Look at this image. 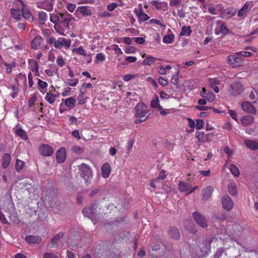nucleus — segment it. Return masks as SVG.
<instances>
[{
    "instance_id": "nucleus-2",
    "label": "nucleus",
    "mask_w": 258,
    "mask_h": 258,
    "mask_svg": "<svg viewBox=\"0 0 258 258\" xmlns=\"http://www.w3.org/2000/svg\"><path fill=\"white\" fill-rule=\"evenodd\" d=\"M78 168L80 176L86 182H90L93 176L91 167L88 164L82 163L78 166Z\"/></svg>"
},
{
    "instance_id": "nucleus-20",
    "label": "nucleus",
    "mask_w": 258,
    "mask_h": 258,
    "mask_svg": "<svg viewBox=\"0 0 258 258\" xmlns=\"http://www.w3.org/2000/svg\"><path fill=\"white\" fill-rule=\"evenodd\" d=\"M101 172L103 178H107L109 176L111 172V167L108 162H106L102 165Z\"/></svg>"
},
{
    "instance_id": "nucleus-18",
    "label": "nucleus",
    "mask_w": 258,
    "mask_h": 258,
    "mask_svg": "<svg viewBox=\"0 0 258 258\" xmlns=\"http://www.w3.org/2000/svg\"><path fill=\"white\" fill-rule=\"evenodd\" d=\"M134 13L137 16L138 21L140 24H141L142 22L146 21L150 19L149 16L143 12L142 8L139 10L135 9L134 10Z\"/></svg>"
},
{
    "instance_id": "nucleus-3",
    "label": "nucleus",
    "mask_w": 258,
    "mask_h": 258,
    "mask_svg": "<svg viewBox=\"0 0 258 258\" xmlns=\"http://www.w3.org/2000/svg\"><path fill=\"white\" fill-rule=\"evenodd\" d=\"M100 210L98 204H92L90 207H85L82 210V213L84 216L92 219L93 221L96 220L99 213L98 211Z\"/></svg>"
},
{
    "instance_id": "nucleus-22",
    "label": "nucleus",
    "mask_w": 258,
    "mask_h": 258,
    "mask_svg": "<svg viewBox=\"0 0 258 258\" xmlns=\"http://www.w3.org/2000/svg\"><path fill=\"white\" fill-rule=\"evenodd\" d=\"M169 235L173 239H178L180 238V233L177 228L174 226H171L169 228L168 231Z\"/></svg>"
},
{
    "instance_id": "nucleus-30",
    "label": "nucleus",
    "mask_w": 258,
    "mask_h": 258,
    "mask_svg": "<svg viewBox=\"0 0 258 258\" xmlns=\"http://www.w3.org/2000/svg\"><path fill=\"white\" fill-rule=\"evenodd\" d=\"M62 102L64 103V105L71 109L74 108L76 106V100L73 97H70L66 99H62Z\"/></svg>"
},
{
    "instance_id": "nucleus-13",
    "label": "nucleus",
    "mask_w": 258,
    "mask_h": 258,
    "mask_svg": "<svg viewBox=\"0 0 258 258\" xmlns=\"http://www.w3.org/2000/svg\"><path fill=\"white\" fill-rule=\"evenodd\" d=\"M222 205L223 208L229 211L233 207V203L232 200L228 195L224 196L221 199Z\"/></svg>"
},
{
    "instance_id": "nucleus-25",
    "label": "nucleus",
    "mask_w": 258,
    "mask_h": 258,
    "mask_svg": "<svg viewBox=\"0 0 258 258\" xmlns=\"http://www.w3.org/2000/svg\"><path fill=\"white\" fill-rule=\"evenodd\" d=\"M57 94L54 95V94L50 92V90L48 92H46V96L45 97V100L48 102L49 104H53L56 100V98L59 96V92H57Z\"/></svg>"
},
{
    "instance_id": "nucleus-7",
    "label": "nucleus",
    "mask_w": 258,
    "mask_h": 258,
    "mask_svg": "<svg viewBox=\"0 0 258 258\" xmlns=\"http://www.w3.org/2000/svg\"><path fill=\"white\" fill-rule=\"evenodd\" d=\"M135 116L136 117H145L148 113L147 106L143 102L138 103L135 106Z\"/></svg>"
},
{
    "instance_id": "nucleus-21",
    "label": "nucleus",
    "mask_w": 258,
    "mask_h": 258,
    "mask_svg": "<svg viewBox=\"0 0 258 258\" xmlns=\"http://www.w3.org/2000/svg\"><path fill=\"white\" fill-rule=\"evenodd\" d=\"M43 42V40L40 35L36 36L31 42L32 48L37 49Z\"/></svg>"
},
{
    "instance_id": "nucleus-26",
    "label": "nucleus",
    "mask_w": 258,
    "mask_h": 258,
    "mask_svg": "<svg viewBox=\"0 0 258 258\" xmlns=\"http://www.w3.org/2000/svg\"><path fill=\"white\" fill-rule=\"evenodd\" d=\"M77 11L83 16H90L92 14L91 9L88 6H83L78 7Z\"/></svg>"
},
{
    "instance_id": "nucleus-61",
    "label": "nucleus",
    "mask_w": 258,
    "mask_h": 258,
    "mask_svg": "<svg viewBox=\"0 0 258 258\" xmlns=\"http://www.w3.org/2000/svg\"><path fill=\"white\" fill-rule=\"evenodd\" d=\"M136 76L134 75H125L123 77L122 80L125 82H128L132 79L135 78Z\"/></svg>"
},
{
    "instance_id": "nucleus-56",
    "label": "nucleus",
    "mask_w": 258,
    "mask_h": 258,
    "mask_svg": "<svg viewBox=\"0 0 258 258\" xmlns=\"http://www.w3.org/2000/svg\"><path fill=\"white\" fill-rule=\"evenodd\" d=\"M25 165V162L21 160L17 159V172L23 169Z\"/></svg>"
},
{
    "instance_id": "nucleus-24",
    "label": "nucleus",
    "mask_w": 258,
    "mask_h": 258,
    "mask_svg": "<svg viewBox=\"0 0 258 258\" xmlns=\"http://www.w3.org/2000/svg\"><path fill=\"white\" fill-rule=\"evenodd\" d=\"M254 120V117L252 116L247 115L242 117L241 122L242 125L246 126L252 124Z\"/></svg>"
},
{
    "instance_id": "nucleus-58",
    "label": "nucleus",
    "mask_w": 258,
    "mask_h": 258,
    "mask_svg": "<svg viewBox=\"0 0 258 258\" xmlns=\"http://www.w3.org/2000/svg\"><path fill=\"white\" fill-rule=\"evenodd\" d=\"M149 23L151 24H156L157 25H159V26H160L161 27H165V25L163 24H162L160 21L157 20V19H152L151 20H150L149 22Z\"/></svg>"
},
{
    "instance_id": "nucleus-49",
    "label": "nucleus",
    "mask_w": 258,
    "mask_h": 258,
    "mask_svg": "<svg viewBox=\"0 0 258 258\" xmlns=\"http://www.w3.org/2000/svg\"><path fill=\"white\" fill-rule=\"evenodd\" d=\"M72 151L73 152L77 154H82L84 152L83 148L77 146H74L72 147Z\"/></svg>"
},
{
    "instance_id": "nucleus-55",
    "label": "nucleus",
    "mask_w": 258,
    "mask_h": 258,
    "mask_svg": "<svg viewBox=\"0 0 258 258\" xmlns=\"http://www.w3.org/2000/svg\"><path fill=\"white\" fill-rule=\"evenodd\" d=\"M36 99V96L34 94H33V95L30 98L28 102V105L30 107L34 106Z\"/></svg>"
},
{
    "instance_id": "nucleus-5",
    "label": "nucleus",
    "mask_w": 258,
    "mask_h": 258,
    "mask_svg": "<svg viewBox=\"0 0 258 258\" xmlns=\"http://www.w3.org/2000/svg\"><path fill=\"white\" fill-rule=\"evenodd\" d=\"M227 63L233 68H236L242 66L244 63V59L235 54H230L227 56Z\"/></svg>"
},
{
    "instance_id": "nucleus-62",
    "label": "nucleus",
    "mask_w": 258,
    "mask_h": 258,
    "mask_svg": "<svg viewBox=\"0 0 258 258\" xmlns=\"http://www.w3.org/2000/svg\"><path fill=\"white\" fill-rule=\"evenodd\" d=\"M165 172H166L165 170H161L160 171L158 177L156 178V179H158V180L159 179H161V180L164 179L166 177Z\"/></svg>"
},
{
    "instance_id": "nucleus-34",
    "label": "nucleus",
    "mask_w": 258,
    "mask_h": 258,
    "mask_svg": "<svg viewBox=\"0 0 258 258\" xmlns=\"http://www.w3.org/2000/svg\"><path fill=\"white\" fill-rule=\"evenodd\" d=\"M63 233L62 232H59L55 234L51 240V243L54 246H57L58 242L63 237Z\"/></svg>"
},
{
    "instance_id": "nucleus-31",
    "label": "nucleus",
    "mask_w": 258,
    "mask_h": 258,
    "mask_svg": "<svg viewBox=\"0 0 258 258\" xmlns=\"http://www.w3.org/2000/svg\"><path fill=\"white\" fill-rule=\"evenodd\" d=\"M207 244V241H203V242L201 243V245H198L200 252L202 253V255H204V253L207 254L210 251V244L209 243L208 245H206Z\"/></svg>"
},
{
    "instance_id": "nucleus-37",
    "label": "nucleus",
    "mask_w": 258,
    "mask_h": 258,
    "mask_svg": "<svg viewBox=\"0 0 258 258\" xmlns=\"http://www.w3.org/2000/svg\"><path fill=\"white\" fill-rule=\"evenodd\" d=\"M11 160V155L8 153L5 154L3 158L2 166L4 168L8 167L10 164Z\"/></svg>"
},
{
    "instance_id": "nucleus-53",
    "label": "nucleus",
    "mask_w": 258,
    "mask_h": 258,
    "mask_svg": "<svg viewBox=\"0 0 258 258\" xmlns=\"http://www.w3.org/2000/svg\"><path fill=\"white\" fill-rule=\"evenodd\" d=\"M204 125V121L203 119H198L196 120V127L199 130L202 129Z\"/></svg>"
},
{
    "instance_id": "nucleus-51",
    "label": "nucleus",
    "mask_w": 258,
    "mask_h": 258,
    "mask_svg": "<svg viewBox=\"0 0 258 258\" xmlns=\"http://www.w3.org/2000/svg\"><path fill=\"white\" fill-rule=\"evenodd\" d=\"M96 63L101 61L103 62L105 60L106 57L105 55L102 53H99L97 54L96 56Z\"/></svg>"
},
{
    "instance_id": "nucleus-1",
    "label": "nucleus",
    "mask_w": 258,
    "mask_h": 258,
    "mask_svg": "<svg viewBox=\"0 0 258 258\" xmlns=\"http://www.w3.org/2000/svg\"><path fill=\"white\" fill-rule=\"evenodd\" d=\"M50 21L54 24V28L56 32L65 35L64 32L69 29L70 25L75 21V18L67 11L54 12L50 16Z\"/></svg>"
},
{
    "instance_id": "nucleus-59",
    "label": "nucleus",
    "mask_w": 258,
    "mask_h": 258,
    "mask_svg": "<svg viewBox=\"0 0 258 258\" xmlns=\"http://www.w3.org/2000/svg\"><path fill=\"white\" fill-rule=\"evenodd\" d=\"M117 6V3H112L107 6V10L110 12L113 11Z\"/></svg>"
},
{
    "instance_id": "nucleus-9",
    "label": "nucleus",
    "mask_w": 258,
    "mask_h": 258,
    "mask_svg": "<svg viewBox=\"0 0 258 258\" xmlns=\"http://www.w3.org/2000/svg\"><path fill=\"white\" fill-rule=\"evenodd\" d=\"M216 134H205L203 132H197L196 133V137L198 140L202 143L210 142L212 141V138Z\"/></svg>"
},
{
    "instance_id": "nucleus-46",
    "label": "nucleus",
    "mask_w": 258,
    "mask_h": 258,
    "mask_svg": "<svg viewBox=\"0 0 258 258\" xmlns=\"http://www.w3.org/2000/svg\"><path fill=\"white\" fill-rule=\"evenodd\" d=\"M67 83L70 86L75 87L79 83V79H68L67 80Z\"/></svg>"
},
{
    "instance_id": "nucleus-10",
    "label": "nucleus",
    "mask_w": 258,
    "mask_h": 258,
    "mask_svg": "<svg viewBox=\"0 0 258 258\" xmlns=\"http://www.w3.org/2000/svg\"><path fill=\"white\" fill-rule=\"evenodd\" d=\"M72 41L71 39H67L64 38L59 37L55 42L54 47L60 48L64 47L68 48L70 47Z\"/></svg>"
},
{
    "instance_id": "nucleus-29",
    "label": "nucleus",
    "mask_w": 258,
    "mask_h": 258,
    "mask_svg": "<svg viewBox=\"0 0 258 258\" xmlns=\"http://www.w3.org/2000/svg\"><path fill=\"white\" fill-rule=\"evenodd\" d=\"M244 144L247 148L251 150H256L258 149V142L255 141L245 140Z\"/></svg>"
},
{
    "instance_id": "nucleus-42",
    "label": "nucleus",
    "mask_w": 258,
    "mask_h": 258,
    "mask_svg": "<svg viewBox=\"0 0 258 258\" xmlns=\"http://www.w3.org/2000/svg\"><path fill=\"white\" fill-rule=\"evenodd\" d=\"M229 169L231 173L235 176L238 177L239 175V170L238 168L233 164L230 165Z\"/></svg>"
},
{
    "instance_id": "nucleus-16",
    "label": "nucleus",
    "mask_w": 258,
    "mask_h": 258,
    "mask_svg": "<svg viewBox=\"0 0 258 258\" xmlns=\"http://www.w3.org/2000/svg\"><path fill=\"white\" fill-rule=\"evenodd\" d=\"M243 91L242 85L238 82H235L231 85L229 90L232 95H237L239 94Z\"/></svg>"
},
{
    "instance_id": "nucleus-52",
    "label": "nucleus",
    "mask_w": 258,
    "mask_h": 258,
    "mask_svg": "<svg viewBox=\"0 0 258 258\" xmlns=\"http://www.w3.org/2000/svg\"><path fill=\"white\" fill-rule=\"evenodd\" d=\"M56 62L57 64L60 67H62L65 64V61L61 55H59L57 57L56 60Z\"/></svg>"
},
{
    "instance_id": "nucleus-38",
    "label": "nucleus",
    "mask_w": 258,
    "mask_h": 258,
    "mask_svg": "<svg viewBox=\"0 0 258 258\" xmlns=\"http://www.w3.org/2000/svg\"><path fill=\"white\" fill-rule=\"evenodd\" d=\"M156 59L157 58L153 56H147V57L143 61L142 63L143 65L151 66L155 62Z\"/></svg>"
},
{
    "instance_id": "nucleus-43",
    "label": "nucleus",
    "mask_w": 258,
    "mask_h": 258,
    "mask_svg": "<svg viewBox=\"0 0 258 258\" xmlns=\"http://www.w3.org/2000/svg\"><path fill=\"white\" fill-rule=\"evenodd\" d=\"M174 39L173 34H167L165 35L163 39V42L165 43H171Z\"/></svg>"
},
{
    "instance_id": "nucleus-28",
    "label": "nucleus",
    "mask_w": 258,
    "mask_h": 258,
    "mask_svg": "<svg viewBox=\"0 0 258 258\" xmlns=\"http://www.w3.org/2000/svg\"><path fill=\"white\" fill-rule=\"evenodd\" d=\"M213 190L214 189L212 186H208L205 187L203 190V199L207 200L210 198L213 192Z\"/></svg>"
},
{
    "instance_id": "nucleus-45",
    "label": "nucleus",
    "mask_w": 258,
    "mask_h": 258,
    "mask_svg": "<svg viewBox=\"0 0 258 258\" xmlns=\"http://www.w3.org/2000/svg\"><path fill=\"white\" fill-rule=\"evenodd\" d=\"M228 190L229 194L233 196L237 194L236 187L232 184H230L228 186Z\"/></svg>"
},
{
    "instance_id": "nucleus-11",
    "label": "nucleus",
    "mask_w": 258,
    "mask_h": 258,
    "mask_svg": "<svg viewBox=\"0 0 258 258\" xmlns=\"http://www.w3.org/2000/svg\"><path fill=\"white\" fill-rule=\"evenodd\" d=\"M53 3L52 0H44L37 2V7L40 9H45L48 11H52Z\"/></svg>"
},
{
    "instance_id": "nucleus-15",
    "label": "nucleus",
    "mask_w": 258,
    "mask_h": 258,
    "mask_svg": "<svg viewBox=\"0 0 258 258\" xmlns=\"http://www.w3.org/2000/svg\"><path fill=\"white\" fill-rule=\"evenodd\" d=\"M21 180V178H19L17 177V186L19 189L22 190V191L26 190L29 194L31 192H34V188L32 186V184L27 182H18V180Z\"/></svg>"
},
{
    "instance_id": "nucleus-6",
    "label": "nucleus",
    "mask_w": 258,
    "mask_h": 258,
    "mask_svg": "<svg viewBox=\"0 0 258 258\" xmlns=\"http://www.w3.org/2000/svg\"><path fill=\"white\" fill-rule=\"evenodd\" d=\"M192 217L196 223L202 228H206L208 227V221L206 217L199 212H194Z\"/></svg>"
},
{
    "instance_id": "nucleus-27",
    "label": "nucleus",
    "mask_w": 258,
    "mask_h": 258,
    "mask_svg": "<svg viewBox=\"0 0 258 258\" xmlns=\"http://www.w3.org/2000/svg\"><path fill=\"white\" fill-rule=\"evenodd\" d=\"M25 240L29 244H36L39 243L41 238L38 236L28 235L26 236Z\"/></svg>"
},
{
    "instance_id": "nucleus-64",
    "label": "nucleus",
    "mask_w": 258,
    "mask_h": 258,
    "mask_svg": "<svg viewBox=\"0 0 258 258\" xmlns=\"http://www.w3.org/2000/svg\"><path fill=\"white\" fill-rule=\"evenodd\" d=\"M43 258H57V257L53 253L46 252L43 255Z\"/></svg>"
},
{
    "instance_id": "nucleus-50",
    "label": "nucleus",
    "mask_w": 258,
    "mask_h": 258,
    "mask_svg": "<svg viewBox=\"0 0 258 258\" xmlns=\"http://www.w3.org/2000/svg\"><path fill=\"white\" fill-rule=\"evenodd\" d=\"M73 52L80 55L86 56L87 55L85 52L82 46H80L78 48H76L73 50Z\"/></svg>"
},
{
    "instance_id": "nucleus-35",
    "label": "nucleus",
    "mask_w": 258,
    "mask_h": 258,
    "mask_svg": "<svg viewBox=\"0 0 258 258\" xmlns=\"http://www.w3.org/2000/svg\"><path fill=\"white\" fill-rule=\"evenodd\" d=\"M151 106L152 108H157L158 109H162V107L159 104V100L157 95H155L151 102Z\"/></svg>"
},
{
    "instance_id": "nucleus-39",
    "label": "nucleus",
    "mask_w": 258,
    "mask_h": 258,
    "mask_svg": "<svg viewBox=\"0 0 258 258\" xmlns=\"http://www.w3.org/2000/svg\"><path fill=\"white\" fill-rule=\"evenodd\" d=\"M191 33V30L190 29V27L188 26L186 27L185 26H183L182 27L181 31L180 33V36H189Z\"/></svg>"
},
{
    "instance_id": "nucleus-36",
    "label": "nucleus",
    "mask_w": 258,
    "mask_h": 258,
    "mask_svg": "<svg viewBox=\"0 0 258 258\" xmlns=\"http://www.w3.org/2000/svg\"><path fill=\"white\" fill-rule=\"evenodd\" d=\"M29 63L31 67V70L33 72H35L36 76H39V65L38 62L36 60H32L29 61Z\"/></svg>"
},
{
    "instance_id": "nucleus-19",
    "label": "nucleus",
    "mask_w": 258,
    "mask_h": 258,
    "mask_svg": "<svg viewBox=\"0 0 258 258\" xmlns=\"http://www.w3.org/2000/svg\"><path fill=\"white\" fill-rule=\"evenodd\" d=\"M253 6L252 2L247 1L245 3L242 8L238 12L237 15L238 17H242L249 10V8H252Z\"/></svg>"
},
{
    "instance_id": "nucleus-48",
    "label": "nucleus",
    "mask_w": 258,
    "mask_h": 258,
    "mask_svg": "<svg viewBox=\"0 0 258 258\" xmlns=\"http://www.w3.org/2000/svg\"><path fill=\"white\" fill-rule=\"evenodd\" d=\"M235 54L238 56H241L242 57H250L252 54L251 52L246 51H240L236 52Z\"/></svg>"
},
{
    "instance_id": "nucleus-14",
    "label": "nucleus",
    "mask_w": 258,
    "mask_h": 258,
    "mask_svg": "<svg viewBox=\"0 0 258 258\" xmlns=\"http://www.w3.org/2000/svg\"><path fill=\"white\" fill-rule=\"evenodd\" d=\"M242 109L247 113L255 114L256 113V109L255 107L249 102L244 101L241 103Z\"/></svg>"
},
{
    "instance_id": "nucleus-17",
    "label": "nucleus",
    "mask_w": 258,
    "mask_h": 258,
    "mask_svg": "<svg viewBox=\"0 0 258 258\" xmlns=\"http://www.w3.org/2000/svg\"><path fill=\"white\" fill-rule=\"evenodd\" d=\"M151 3L152 6L155 7V8L159 11L166 12L168 10V4L166 2L154 1L151 2Z\"/></svg>"
},
{
    "instance_id": "nucleus-63",
    "label": "nucleus",
    "mask_w": 258,
    "mask_h": 258,
    "mask_svg": "<svg viewBox=\"0 0 258 258\" xmlns=\"http://www.w3.org/2000/svg\"><path fill=\"white\" fill-rule=\"evenodd\" d=\"M181 0H170V6L171 7H177L181 3Z\"/></svg>"
},
{
    "instance_id": "nucleus-57",
    "label": "nucleus",
    "mask_w": 258,
    "mask_h": 258,
    "mask_svg": "<svg viewBox=\"0 0 258 258\" xmlns=\"http://www.w3.org/2000/svg\"><path fill=\"white\" fill-rule=\"evenodd\" d=\"M71 88L70 87H67L64 88L63 91L61 92V95L63 97H66L69 96L71 94Z\"/></svg>"
},
{
    "instance_id": "nucleus-47",
    "label": "nucleus",
    "mask_w": 258,
    "mask_h": 258,
    "mask_svg": "<svg viewBox=\"0 0 258 258\" xmlns=\"http://www.w3.org/2000/svg\"><path fill=\"white\" fill-rule=\"evenodd\" d=\"M220 33L223 35H226L229 32V30L225 23H223L220 26Z\"/></svg>"
},
{
    "instance_id": "nucleus-60",
    "label": "nucleus",
    "mask_w": 258,
    "mask_h": 258,
    "mask_svg": "<svg viewBox=\"0 0 258 258\" xmlns=\"http://www.w3.org/2000/svg\"><path fill=\"white\" fill-rule=\"evenodd\" d=\"M76 8V5L71 3L68 4L67 6V9L71 13H73L75 11Z\"/></svg>"
},
{
    "instance_id": "nucleus-44",
    "label": "nucleus",
    "mask_w": 258,
    "mask_h": 258,
    "mask_svg": "<svg viewBox=\"0 0 258 258\" xmlns=\"http://www.w3.org/2000/svg\"><path fill=\"white\" fill-rule=\"evenodd\" d=\"M209 102H212L215 98V94L211 91H208L206 95L203 96Z\"/></svg>"
},
{
    "instance_id": "nucleus-23",
    "label": "nucleus",
    "mask_w": 258,
    "mask_h": 258,
    "mask_svg": "<svg viewBox=\"0 0 258 258\" xmlns=\"http://www.w3.org/2000/svg\"><path fill=\"white\" fill-rule=\"evenodd\" d=\"M86 92V90H83V88H80L78 96V102L79 104L82 105L86 103L88 98L87 96L85 95Z\"/></svg>"
},
{
    "instance_id": "nucleus-12",
    "label": "nucleus",
    "mask_w": 258,
    "mask_h": 258,
    "mask_svg": "<svg viewBox=\"0 0 258 258\" xmlns=\"http://www.w3.org/2000/svg\"><path fill=\"white\" fill-rule=\"evenodd\" d=\"M67 157L66 150L64 147H61L58 149L55 153L56 161L57 163H63Z\"/></svg>"
},
{
    "instance_id": "nucleus-40",
    "label": "nucleus",
    "mask_w": 258,
    "mask_h": 258,
    "mask_svg": "<svg viewBox=\"0 0 258 258\" xmlns=\"http://www.w3.org/2000/svg\"><path fill=\"white\" fill-rule=\"evenodd\" d=\"M189 185L184 181H179L178 183L179 190L183 192L187 191L189 188Z\"/></svg>"
},
{
    "instance_id": "nucleus-32",
    "label": "nucleus",
    "mask_w": 258,
    "mask_h": 258,
    "mask_svg": "<svg viewBox=\"0 0 258 258\" xmlns=\"http://www.w3.org/2000/svg\"><path fill=\"white\" fill-rule=\"evenodd\" d=\"M37 81L38 89L42 93L44 94L46 92L45 90L47 88L48 84L46 82L42 81L39 79H37Z\"/></svg>"
},
{
    "instance_id": "nucleus-54",
    "label": "nucleus",
    "mask_w": 258,
    "mask_h": 258,
    "mask_svg": "<svg viewBox=\"0 0 258 258\" xmlns=\"http://www.w3.org/2000/svg\"><path fill=\"white\" fill-rule=\"evenodd\" d=\"M17 28L21 31H28V29L26 27V24L22 22H19L17 24Z\"/></svg>"
},
{
    "instance_id": "nucleus-8",
    "label": "nucleus",
    "mask_w": 258,
    "mask_h": 258,
    "mask_svg": "<svg viewBox=\"0 0 258 258\" xmlns=\"http://www.w3.org/2000/svg\"><path fill=\"white\" fill-rule=\"evenodd\" d=\"M39 152L40 154L43 156L49 157L53 154L54 150L50 145L42 144L39 147Z\"/></svg>"
},
{
    "instance_id": "nucleus-33",
    "label": "nucleus",
    "mask_w": 258,
    "mask_h": 258,
    "mask_svg": "<svg viewBox=\"0 0 258 258\" xmlns=\"http://www.w3.org/2000/svg\"><path fill=\"white\" fill-rule=\"evenodd\" d=\"M38 16L39 23L41 25H44L47 20L48 16L47 14L43 11H40L38 13Z\"/></svg>"
},
{
    "instance_id": "nucleus-4",
    "label": "nucleus",
    "mask_w": 258,
    "mask_h": 258,
    "mask_svg": "<svg viewBox=\"0 0 258 258\" xmlns=\"http://www.w3.org/2000/svg\"><path fill=\"white\" fill-rule=\"evenodd\" d=\"M24 1L25 0H17V3L19 2L22 7L21 11L17 8V21L20 20V13H21L22 16L24 18L28 20L29 21H32L33 20V17L28 9L26 7Z\"/></svg>"
},
{
    "instance_id": "nucleus-41",
    "label": "nucleus",
    "mask_w": 258,
    "mask_h": 258,
    "mask_svg": "<svg viewBox=\"0 0 258 258\" xmlns=\"http://www.w3.org/2000/svg\"><path fill=\"white\" fill-rule=\"evenodd\" d=\"M17 136L24 140H27L28 139L26 132L21 128H17Z\"/></svg>"
}]
</instances>
